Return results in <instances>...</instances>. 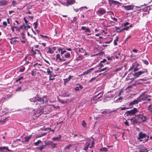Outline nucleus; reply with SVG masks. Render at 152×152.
Segmentation results:
<instances>
[{"label":"nucleus","mask_w":152,"mask_h":152,"mask_svg":"<svg viewBox=\"0 0 152 152\" xmlns=\"http://www.w3.org/2000/svg\"><path fill=\"white\" fill-rule=\"evenodd\" d=\"M149 97H151V96L148 95H147L145 94V92H144L142 93L138 97V99L141 101H145L147 99L148 101H150L151 100L150 99L148 98Z\"/></svg>","instance_id":"nucleus-1"},{"label":"nucleus","mask_w":152,"mask_h":152,"mask_svg":"<svg viewBox=\"0 0 152 152\" xmlns=\"http://www.w3.org/2000/svg\"><path fill=\"white\" fill-rule=\"evenodd\" d=\"M139 137L138 138V139H139L140 141H142L143 140L142 139L146 138H147L145 140V142H147L148 141V138H149V136L147 135L146 134L143 133L142 132H140L139 134Z\"/></svg>","instance_id":"nucleus-2"},{"label":"nucleus","mask_w":152,"mask_h":152,"mask_svg":"<svg viewBox=\"0 0 152 152\" xmlns=\"http://www.w3.org/2000/svg\"><path fill=\"white\" fill-rule=\"evenodd\" d=\"M138 111L137 108H134L132 110L127 111L125 113V115H126L127 116H131L134 115L135 113H137Z\"/></svg>","instance_id":"nucleus-3"},{"label":"nucleus","mask_w":152,"mask_h":152,"mask_svg":"<svg viewBox=\"0 0 152 152\" xmlns=\"http://www.w3.org/2000/svg\"><path fill=\"white\" fill-rule=\"evenodd\" d=\"M135 117H137V119L139 123L145 121L146 117L142 115H135Z\"/></svg>","instance_id":"nucleus-4"},{"label":"nucleus","mask_w":152,"mask_h":152,"mask_svg":"<svg viewBox=\"0 0 152 152\" xmlns=\"http://www.w3.org/2000/svg\"><path fill=\"white\" fill-rule=\"evenodd\" d=\"M106 10L103 8H99L96 11V13L100 16H102L106 12Z\"/></svg>","instance_id":"nucleus-5"},{"label":"nucleus","mask_w":152,"mask_h":152,"mask_svg":"<svg viewBox=\"0 0 152 152\" xmlns=\"http://www.w3.org/2000/svg\"><path fill=\"white\" fill-rule=\"evenodd\" d=\"M38 53L40 54H41L40 51L38 50L35 49V48H32L31 51L30 52V55L33 56Z\"/></svg>","instance_id":"nucleus-6"},{"label":"nucleus","mask_w":152,"mask_h":152,"mask_svg":"<svg viewBox=\"0 0 152 152\" xmlns=\"http://www.w3.org/2000/svg\"><path fill=\"white\" fill-rule=\"evenodd\" d=\"M103 95V92H100L96 96H93L92 98V99L94 100H95L96 99H98L101 97H102Z\"/></svg>","instance_id":"nucleus-7"},{"label":"nucleus","mask_w":152,"mask_h":152,"mask_svg":"<svg viewBox=\"0 0 152 152\" xmlns=\"http://www.w3.org/2000/svg\"><path fill=\"white\" fill-rule=\"evenodd\" d=\"M123 7L126 10H130L133 9L134 6V5H128V6H123Z\"/></svg>","instance_id":"nucleus-8"},{"label":"nucleus","mask_w":152,"mask_h":152,"mask_svg":"<svg viewBox=\"0 0 152 152\" xmlns=\"http://www.w3.org/2000/svg\"><path fill=\"white\" fill-rule=\"evenodd\" d=\"M141 102V100L138 99V98L136 100H134L133 101L131 102L129 104V106L134 105L135 104H137L139 102Z\"/></svg>","instance_id":"nucleus-9"},{"label":"nucleus","mask_w":152,"mask_h":152,"mask_svg":"<svg viewBox=\"0 0 152 152\" xmlns=\"http://www.w3.org/2000/svg\"><path fill=\"white\" fill-rule=\"evenodd\" d=\"M90 140H88L87 142L86 143L85 147L83 148V150L85 151L87 150L88 148V146L90 145Z\"/></svg>","instance_id":"nucleus-10"},{"label":"nucleus","mask_w":152,"mask_h":152,"mask_svg":"<svg viewBox=\"0 0 152 152\" xmlns=\"http://www.w3.org/2000/svg\"><path fill=\"white\" fill-rule=\"evenodd\" d=\"M145 72L144 71H139L137 72H136L134 74V77H137L140 76V75L143 74Z\"/></svg>","instance_id":"nucleus-11"},{"label":"nucleus","mask_w":152,"mask_h":152,"mask_svg":"<svg viewBox=\"0 0 152 152\" xmlns=\"http://www.w3.org/2000/svg\"><path fill=\"white\" fill-rule=\"evenodd\" d=\"M95 69V68L93 67L90 69H89L87 71L84 72L82 74V75H84L88 74V73H90L91 72V71L94 70Z\"/></svg>","instance_id":"nucleus-12"},{"label":"nucleus","mask_w":152,"mask_h":152,"mask_svg":"<svg viewBox=\"0 0 152 152\" xmlns=\"http://www.w3.org/2000/svg\"><path fill=\"white\" fill-rule=\"evenodd\" d=\"M130 120L132 122L133 124H135L137 123H139L137 119V117H135V115L134 117L131 119Z\"/></svg>","instance_id":"nucleus-13"},{"label":"nucleus","mask_w":152,"mask_h":152,"mask_svg":"<svg viewBox=\"0 0 152 152\" xmlns=\"http://www.w3.org/2000/svg\"><path fill=\"white\" fill-rule=\"evenodd\" d=\"M81 29L83 30H85V32H88L89 33H90L91 32V31L90 30V29L89 28H86V27L85 26H82L81 27Z\"/></svg>","instance_id":"nucleus-14"},{"label":"nucleus","mask_w":152,"mask_h":152,"mask_svg":"<svg viewBox=\"0 0 152 152\" xmlns=\"http://www.w3.org/2000/svg\"><path fill=\"white\" fill-rule=\"evenodd\" d=\"M7 4V1L6 0H3L0 1V6H4Z\"/></svg>","instance_id":"nucleus-15"},{"label":"nucleus","mask_w":152,"mask_h":152,"mask_svg":"<svg viewBox=\"0 0 152 152\" xmlns=\"http://www.w3.org/2000/svg\"><path fill=\"white\" fill-rule=\"evenodd\" d=\"M40 102V105L42 104L45 102V100L44 99L42 98L38 97L37 98V101Z\"/></svg>","instance_id":"nucleus-16"},{"label":"nucleus","mask_w":152,"mask_h":152,"mask_svg":"<svg viewBox=\"0 0 152 152\" xmlns=\"http://www.w3.org/2000/svg\"><path fill=\"white\" fill-rule=\"evenodd\" d=\"M110 2L111 3H110V4H113L114 5H117L118 6L120 4L119 2L113 0H112L110 1Z\"/></svg>","instance_id":"nucleus-17"},{"label":"nucleus","mask_w":152,"mask_h":152,"mask_svg":"<svg viewBox=\"0 0 152 152\" xmlns=\"http://www.w3.org/2000/svg\"><path fill=\"white\" fill-rule=\"evenodd\" d=\"M54 49V50H53L51 48H49L48 50L47 51V52L48 53H49L50 54L53 53L54 52V50H56L55 48H53Z\"/></svg>","instance_id":"nucleus-18"},{"label":"nucleus","mask_w":152,"mask_h":152,"mask_svg":"<svg viewBox=\"0 0 152 152\" xmlns=\"http://www.w3.org/2000/svg\"><path fill=\"white\" fill-rule=\"evenodd\" d=\"M72 76L70 75L67 78L65 79H64V83L66 84L68 81H69L71 79Z\"/></svg>","instance_id":"nucleus-19"},{"label":"nucleus","mask_w":152,"mask_h":152,"mask_svg":"<svg viewBox=\"0 0 152 152\" xmlns=\"http://www.w3.org/2000/svg\"><path fill=\"white\" fill-rule=\"evenodd\" d=\"M61 58L60 57V56L59 54H57L56 56V60L58 62L60 61Z\"/></svg>","instance_id":"nucleus-20"},{"label":"nucleus","mask_w":152,"mask_h":152,"mask_svg":"<svg viewBox=\"0 0 152 152\" xmlns=\"http://www.w3.org/2000/svg\"><path fill=\"white\" fill-rule=\"evenodd\" d=\"M31 135H29L28 136H27L25 137V142H28L29 141V140L31 139Z\"/></svg>","instance_id":"nucleus-21"},{"label":"nucleus","mask_w":152,"mask_h":152,"mask_svg":"<svg viewBox=\"0 0 152 152\" xmlns=\"http://www.w3.org/2000/svg\"><path fill=\"white\" fill-rule=\"evenodd\" d=\"M108 150L107 148L106 147H104L100 149L99 150V151H103V152H106Z\"/></svg>","instance_id":"nucleus-22"},{"label":"nucleus","mask_w":152,"mask_h":152,"mask_svg":"<svg viewBox=\"0 0 152 152\" xmlns=\"http://www.w3.org/2000/svg\"><path fill=\"white\" fill-rule=\"evenodd\" d=\"M37 98L34 97L32 98H31L29 99L30 101L31 102H37Z\"/></svg>","instance_id":"nucleus-23"},{"label":"nucleus","mask_w":152,"mask_h":152,"mask_svg":"<svg viewBox=\"0 0 152 152\" xmlns=\"http://www.w3.org/2000/svg\"><path fill=\"white\" fill-rule=\"evenodd\" d=\"M46 146V145H42L41 146L39 147H37V148L41 151H42V149H44L45 147Z\"/></svg>","instance_id":"nucleus-24"},{"label":"nucleus","mask_w":152,"mask_h":152,"mask_svg":"<svg viewBox=\"0 0 152 152\" xmlns=\"http://www.w3.org/2000/svg\"><path fill=\"white\" fill-rule=\"evenodd\" d=\"M74 0H68L67 1V2L69 4H72L74 3Z\"/></svg>","instance_id":"nucleus-25"},{"label":"nucleus","mask_w":152,"mask_h":152,"mask_svg":"<svg viewBox=\"0 0 152 152\" xmlns=\"http://www.w3.org/2000/svg\"><path fill=\"white\" fill-rule=\"evenodd\" d=\"M137 64L136 63H133L132 64V66L130 67V69H129V71H130V70H132L135 67L136 65H137Z\"/></svg>","instance_id":"nucleus-26"},{"label":"nucleus","mask_w":152,"mask_h":152,"mask_svg":"<svg viewBox=\"0 0 152 152\" xmlns=\"http://www.w3.org/2000/svg\"><path fill=\"white\" fill-rule=\"evenodd\" d=\"M151 8L150 7H145L143 10L144 11H146V12H148L149 10H150Z\"/></svg>","instance_id":"nucleus-27"},{"label":"nucleus","mask_w":152,"mask_h":152,"mask_svg":"<svg viewBox=\"0 0 152 152\" xmlns=\"http://www.w3.org/2000/svg\"><path fill=\"white\" fill-rule=\"evenodd\" d=\"M61 137V135H59V137H56L53 138V140L54 141H58Z\"/></svg>","instance_id":"nucleus-28"},{"label":"nucleus","mask_w":152,"mask_h":152,"mask_svg":"<svg viewBox=\"0 0 152 152\" xmlns=\"http://www.w3.org/2000/svg\"><path fill=\"white\" fill-rule=\"evenodd\" d=\"M64 56L65 58H68L70 57V55L69 53H67L64 54Z\"/></svg>","instance_id":"nucleus-29"},{"label":"nucleus","mask_w":152,"mask_h":152,"mask_svg":"<svg viewBox=\"0 0 152 152\" xmlns=\"http://www.w3.org/2000/svg\"><path fill=\"white\" fill-rule=\"evenodd\" d=\"M72 146V145L70 144H69L67 146H66L65 147L64 149L65 150H67V149H69Z\"/></svg>","instance_id":"nucleus-30"},{"label":"nucleus","mask_w":152,"mask_h":152,"mask_svg":"<svg viewBox=\"0 0 152 152\" xmlns=\"http://www.w3.org/2000/svg\"><path fill=\"white\" fill-rule=\"evenodd\" d=\"M59 51H61L60 54L61 56H62V55L64 53L66 52L65 50H64L62 51V49L61 48H59Z\"/></svg>","instance_id":"nucleus-31"},{"label":"nucleus","mask_w":152,"mask_h":152,"mask_svg":"<svg viewBox=\"0 0 152 152\" xmlns=\"http://www.w3.org/2000/svg\"><path fill=\"white\" fill-rule=\"evenodd\" d=\"M42 142L40 140H38V141L35 142L34 143V144L36 146H37L39 144L41 143Z\"/></svg>","instance_id":"nucleus-32"},{"label":"nucleus","mask_w":152,"mask_h":152,"mask_svg":"<svg viewBox=\"0 0 152 152\" xmlns=\"http://www.w3.org/2000/svg\"><path fill=\"white\" fill-rule=\"evenodd\" d=\"M139 151L140 152H147L148 150L147 148L145 149H140Z\"/></svg>","instance_id":"nucleus-33"},{"label":"nucleus","mask_w":152,"mask_h":152,"mask_svg":"<svg viewBox=\"0 0 152 152\" xmlns=\"http://www.w3.org/2000/svg\"><path fill=\"white\" fill-rule=\"evenodd\" d=\"M118 41V37H117L116 39H115L114 41V44L116 45H117V42Z\"/></svg>","instance_id":"nucleus-34"},{"label":"nucleus","mask_w":152,"mask_h":152,"mask_svg":"<svg viewBox=\"0 0 152 152\" xmlns=\"http://www.w3.org/2000/svg\"><path fill=\"white\" fill-rule=\"evenodd\" d=\"M52 142V141H48L47 142H46L45 145H46V146L47 145H51Z\"/></svg>","instance_id":"nucleus-35"},{"label":"nucleus","mask_w":152,"mask_h":152,"mask_svg":"<svg viewBox=\"0 0 152 152\" xmlns=\"http://www.w3.org/2000/svg\"><path fill=\"white\" fill-rule=\"evenodd\" d=\"M2 149H6L8 151H11V150H10L8 149V148L7 147H0V150Z\"/></svg>","instance_id":"nucleus-36"},{"label":"nucleus","mask_w":152,"mask_h":152,"mask_svg":"<svg viewBox=\"0 0 152 152\" xmlns=\"http://www.w3.org/2000/svg\"><path fill=\"white\" fill-rule=\"evenodd\" d=\"M122 68H123V67L122 66L121 67L117 68L115 69V70L114 72H118V71H120V70H121L122 69Z\"/></svg>","instance_id":"nucleus-37"},{"label":"nucleus","mask_w":152,"mask_h":152,"mask_svg":"<svg viewBox=\"0 0 152 152\" xmlns=\"http://www.w3.org/2000/svg\"><path fill=\"white\" fill-rule=\"evenodd\" d=\"M82 125L84 126V127H86V123L84 121H83V122L82 123Z\"/></svg>","instance_id":"nucleus-38"},{"label":"nucleus","mask_w":152,"mask_h":152,"mask_svg":"<svg viewBox=\"0 0 152 152\" xmlns=\"http://www.w3.org/2000/svg\"><path fill=\"white\" fill-rule=\"evenodd\" d=\"M148 108V110H149L151 112H152V106L151 105H149Z\"/></svg>","instance_id":"nucleus-39"},{"label":"nucleus","mask_w":152,"mask_h":152,"mask_svg":"<svg viewBox=\"0 0 152 152\" xmlns=\"http://www.w3.org/2000/svg\"><path fill=\"white\" fill-rule=\"evenodd\" d=\"M52 72L51 71L50 69L49 68H48L47 69V73H48V74H51Z\"/></svg>","instance_id":"nucleus-40"},{"label":"nucleus","mask_w":152,"mask_h":152,"mask_svg":"<svg viewBox=\"0 0 152 152\" xmlns=\"http://www.w3.org/2000/svg\"><path fill=\"white\" fill-rule=\"evenodd\" d=\"M25 67H23L20 68L19 70V72H23L25 70Z\"/></svg>","instance_id":"nucleus-41"},{"label":"nucleus","mask_w":152,"mask_h":152,"mask_svg":"<svg viewBox=\"0 0 152 152\" xmlns=\"http://www.w3.org/2000/svg\"><path fill=\"white\" fill-rule=\"evenodd\" d=\"M125 27L122 28V30H127L129 28V27L128 26H124Z\"/></svg>","instance_id":"nucleus-42"},{"label":"nucleus","mask_w":152,"mask_h":152,"mask_svg":"<svg viewBox=\"0 0 152 152\" xmlns=\"http://www.w3.org/2000/svg\"><path fill=\"white\" fill-rule=\"evenodd\" d=\"M34 24L35 25L34 29H36L37 28V21L36 22H35L34 23Z\"/></svg>","instance_id":"nucleus-43"},{"label":"nucleus","mask_w":152,"mask_h":152,"mask_svg":"<svg viewBox=\"0 0 152 152\" xmlns=\"http://www.w3.org/2000/svg\"><path fill=\"white\" fill-rule=\"evenodd\" d=\"M123 93V91L122 90H121L118 94V96H119L121 95Z\"/></svg>","instance_id":"nucleus-44"},{"label":"nucleus","mask_w":152,"mask_h":152,"mask_svg":"<svg viewBox=\"0 0 152 152\" xmlns=\"http://www.w3.org/2000/svg\"><path fill=\"white\" fill-rule=\"evenodd\" d=\"M23 78V77H19L18 79L16 80V82H18V81L22 79Z\"/></svg>","instance_id":"nucleus-45"},{"label":"nucleus","mask_w":152,"mask_h":152,"mask_svg":"<svg viewBox=\"0 0 152 152\" xmlns=\"http://www.w3.org/2000/svg\"><path fill=\"white\" fill-rule=\"evenodd\" d=\"M143 61L144 63L147 65H148V61L146 60H143Z\"/></svg>","instance_id":"nucleus-46"},{"label":"nucleus","mask_w":152,"mask_h":152,"mask_svg":"<svg viewBox=\"0 0 152 152\" xmlns=\"http://www.w3.org/2000/svg\"><path fill=\"white\" fill-rule=\"evenodd\" d=\"M107 67H106L104 68H103V69H101L99 71L101 72L104 71H105V70H106L107 69Z\"/></svg>","instance_id":"nucleus-47"},{"label":"nucleus","mask_w":152,"mask_h":152,"mask_svg":"<svg viewBox=\"0 0 152 152\" xmlns=\"http://www.w3.org/2000/svg\"><path fill=\"white\" fill-rule=\"evenodd\" d=\"M102 63L100 62V63L97 66H100L101 68H102L104 67L103 65L102 64Z\"/></svg>","instance_id":"nucleus-48"},{"label":"nucleus","mask_w":152,"mask_h":152,"mask_svg":"<svg viewBox=\"0 0 152 152\" xmlns=\"http://www.w3.org/2000/svg\"><path fill=\"white\" fill-rule=\"evenodd\" d=\"M135 66H136V67L134 68V71H137L139 69L137 67V66L136 65Z\"/></svg>","instance_id":"nucleus-49"},{"label":"nucleus","mask_w":152,"mask_h":152,"mask_svg":"<svg viewBox=\"0 0 152 152\" xmlns=\"http://www.w3.org/2000/svg\"><path fill=\"white\" fill-rule=\"evenodd\" d=\"M40 36L42 37L45 38L47 39L48 38V37L46 36H45L42 34H41Z\"/></svg>","instance_id":"nucleus-50"},{"label":"nucleus","mask_w":152,"mask_h":152,"mask_svg":"<svg viewBox=\"0 0 152 152\" xmlns=\"http://www.w3.org/2000/svg\"><path fill=\"white\" fill-rule=\"evenodd\" d=\"M94 141H93L91 143V146L89 147L90 148H92L93 147L94 145Z\"/></svg>","instance_id":"nucleus-51"},{"label":"nucleus","mask_w":152,"mask_h":152,"mask_svg":"<svg viewBox=\"0 0 152 152\" xmlns=\"http://www.w3.org/2000/svg\"><path fill=\"white\" fill-rule=\"evenodd\" d=\"M56 145H57V144H56L53 143L52 142L51 145L52 146V147L53 148H54L56 146Z\"/></svg>","instance_id":"nucleus-52"},{"label":"nucleus","mask_w":152,"mask_h":152,"mask_svg":"<svg viewBox=\"0 0 152 152\" xmlns=\"http://www.w3.org/2000/svg\"><path fill=\"white\" fill-rule=\"evenodd\" d=\"M121 110H124L126 109H129V108H126V107H121Z\"/></svg>","instance_id":"nucleus-53"},{"label":"nucleus","mask_w":152,"mask_h":152,"mask_svg":"<svg viewBox=\"0 0 152 152\" xmlns=\"http://www.w3.org/2000/svg\"><path fill=\"white\" fill-rule=\"evenodd\" d=\"M113 58V56H111V58L109 56H108L107 57V58L108 60H112V59Z\"/></svg>","instance_id":"nucleus-54"},{"label":"nucleus","mask_w":152,"mask_h":152,"mask_svg":"<svg viewBox=\"0 0 152 152\" xmlns=\"http://www.w3.org/2000/svg\"><path fill=\"white\" fill-rule=\"evenodd\" d=\"M21 89V87H18V88H17V89L16 90V91H19Z\"/></svg>","instance_id":"nucleus-55"},{"label":"nucleus","mask_w":152,"mask_h":152,"mask_svg":"<svg viewBox=\"0 0 152 152\" xmlns=\"http://www.w3.org/2000/svg\"><path fill=\"white\" fill-rule=\"evenodd\" d=\"M124 124L126 125V126H129V124L128 123V122H127V121L126 120V121L124 122Z\"/></svg>","instance_id":"nucleus-56"},{"label":"nucleus","mask_w":152,"mask_h":152,"mask_svg":"<svg viewBox=\"0 0 152 152\" xmlns=\"http://www.w3.org/2000/svg\"><path fill=\"white\" fill-rule=\"evenodd\" d=\"M96 79V77H93L92 78L91 80H90V82H92L93 80H95Z\"/></svg>","instance_id":"nucleus-57"},{"label":"nucleus","mask_w":152,"mask_h":152,"mask_svg":"<svg viewBox=\"0 0 152 152\" xmlns=\"http://www.w3.org/2000/svg\"><path fill=\"white\" fill-rule=\"evenodd\" d=\"M77 20V17H75L73 18V21H76Z\"/></svg>","instance_id":"nucleus-58"},{"label":"nucleus","mask_w":152,"mask_h":152,"mask_svg":"<svg viewBox=\"0 0 152 152\" xmlns=\"http://www.w3.org/2000/svg\"><path fill=\"white\" fill-rule=\"evenodd\" d=\"M66 60L65 59H64V56H62V58L61 59V60L60 61H66Z\"/></svg>","instance_id":"nucleus-59"},{"label":"nucleus","mask_w":152,"mask_h":152,"mask_svg":"<svg viewBox=\"0 0 152 152\" xmlns=\"http://www.w3.org/2000/svg\"><path fill=\"white\" fill-rule=\"evenodd\" d=\"M129 24V23L128 22H126L125 23H124V26H127Z\"/></svg>","instance_id":"nucleus-60"},{"label":"nucleus","mask_w":152,"mask_h":152,"mask_svg":"<svg viewBox=\"0 0 152 152\" xmlns=\"http://www.w3.org/2000/svg\"><path fill=\"white\" fill-rule=\"evenodd\" d=\"M122 99L123 97H120L118 99L116 100V101H118V100H122Z\"/></svg>","instance_id":"nucleus-61"},{"label":"nucleus","mask_w":152,"mask_h":152,"mask_svg":"<svg viewBox=\"0 0 152 152\" xmlns=\"http://www.w3.org/2000/svg\"><path fill=\"white\" fill-rule=\"evenodd\" d=\"M107 60L106 59H104L102 61H100L101 63H104L106 62Z\"/></svg>","instance_id":"nucleus-62"},{"label":"nucleus","mask_w":152,"mask_h":152,"mask_svg":"<svg viewBox=\"0 0 152 152\" xmlns=\"http://www.w3.org/2000/svg\"><path fill=\"white\" fill-rule=\"evenodd\" d=\"M16 41H17L16 40H12L10 41V43H11V44H12V43L15 42Z\"/></svg>","instance_id":"nucleus-63"},{"label":"nucleus","mask_w":152,"mask_h":152,"mask_svg":"<svg viewBox=\"0 0 152 152\" xmlns=\"http://www.w3.org/2000/svg\"><path fill=\"white\" fill-rule=\"evenodd\" d=\"M3 25L6 26H7V23L6 22H5V21H4L3 22Z\"/></svg>","instance_id":"nucleus-64"}]
</instances>
